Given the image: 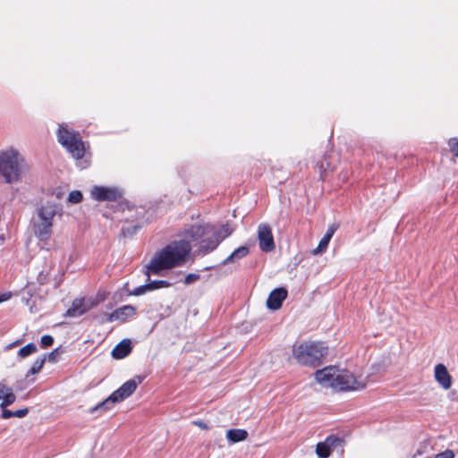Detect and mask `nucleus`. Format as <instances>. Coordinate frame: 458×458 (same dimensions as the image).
I'll use <instances>...</instances> for the list:
<instances>
[{
  "label": "nucleus",
  "instance_id": "f257e3e1",
  "mask_svg": "<svg viewBox=\"0 0 458 458\" xmlns=\"http://www.w3.org/2000/svg\"><path fill=\"white\" fill-rule=\"evenodd\" d=\"M191 250L186 240L174 241L157 251L148 264L145 266L150 291L169 287L171 284L165 280H149L150 276H163V272L182 266Z\"/></svg>",
  "mask_w": 458,
  "mask_h": 458
},
{
  "label": "nucleus",
  "instance_id": "f03ea898",
  "mask_svg": "<svg viewBox=\"0 0 458 458\" xmlns=\"http://www.w3.org/2000/svg\"><path fill=\"white\" fill-rule=\"evenodd\" d=\"M315 379L322 387L332 388L338 392L361 390L366 386L365 382L358 380L348 370L335 366H328L317 370Z\"/></svg>",
  "mask_w": 458,
  "mask_h": 458
},
{
  "label": "nucleus",
  "instance_id": "7ed1b4c3",
  "mask_svg": "<svg viewBox=\"0 0 458 458\" xmlns=\"http://www.w3.org/2000/svg\"><path fill=\"white\" fill-rule=\"evenodd\" d=\"M62 208L54 202H47L37 208L32 228L40 242H46L51 237L54 218L57 215L62 216Z\"/></svg>",
  "mask_w": 458,
  "mask_h": 458
},
{
  "label": "nucleus",
  "instance_id": "20e7f679",
  "mask_svg": "<svg viewBox=\"0 0 458 458\" xmlns=\"http://www.w3.org/2000/svg\"><path fill=\"white\" fill-rule=\"evenodd\" d=\"M24 159L15 149L0 153V177L6 183L17 182L21 176Z\"/></svg>",
  "mask_w": 458,
  "mask_h": 458
},
{
  "label": "nucleus",
  "instance_id": "39448f33",
  "mask_svg": "<svg viewBox=\"0 0 458 458\" xmlns=\"http://www.w3.org/2000/svg\"><path fill=\"white\" fill-rule=\"evenodd\" d=\"M185 236L199 243L198 251L202 256L213 251L221 242L212 231V225H191Z\"/></svg>",
  "mask_w": 458,
  "mask_h": 458
},
{
  "label": "nucleus",
  "instance_id": "423d86ee",
  "mask_svg": "<svg viewBox=\"0 0 458 458\" xmlns=\"http://www.w3.org/2000/svg\"><path fill=\"white\" fill-rule=\"evenodd\" d=\"M57 141L71 154L79 160L85 155V145L79 132L69 129L67 124H60L57 131Z\"/></svg>",
  "mask_w": 458,
  "mask_h": 458
},
{
  "label": "nucleus",
  "instance_id": "0eeeda50",
  "mask_svg": "<svg viewBox=\"0 0 458 458\" xmlns=\"http://www.w3.org/2000/svg\"><path fill=\"white\" fill-rule=\"evenodd\" d=\"M293 357L304 366L318 367L328 354L327 345H293Z\"/></svg>",
  "mask_w": 458,
  "mask_h": 458
},
{
  "label": "nucleus",
  "instance_id": "6e6552de",
  "mask_svg": "<svg viewBox=\"0 0 458 458\" xmlns=\"http://www.w3.org/2000/svg\"><path fill=\"white\" fill-rule=\"evenodd\" d=\"M141 383L140 377L130 379L123 383L117 390H115L109 397L89 410V413H94L98 411H107L111 409L114 403L122 402L125 398L131 396L136 390L139 384Z\"/></svg>",
  "mask_w": 458,
  "mask_h": 458
},
{
  "label": "nucleus",
  "instance_id": "1a4fd4ad",
  "mask_svg": "<svg viewBox=\"0 0 458 458\" xmlns=\"http://www.w3.org/2000/svg\"><path fill=\"white\" fill-rule=\"evenodd\" d=\"M90 196L97 201H116L123 198V191L117 186H94Z\"/></svg>",
  "mask_w": 458,
  "mask_h": 458
},
{
  "label": "nucleus",
  "instance_id": "9d476101",
  "mask_svg": "<svg viewBox=\"0 0 458 458\" xmlns=\"http://www.w3.org/2000/svg\"><path fill=\"white\" fill-rule=\"evenodd\" d=\"M259 245L262 251L270 252L275 250L276 244L271 227L268 225L261 224L258 227Z\"/></svg>",
  "mask_w": 458,
  "mask_h": 458
},
{
  "label": "nucleus",
  "instance_id": "9b49d317",
  "mask_svg": "<svg viewBox=\"0 0 458 458\" xmlns=\"http://www.w3.org/2000/svg\"><path fill=\"white\" fill-rule=\"evenodd\" d=\"M92 306L93 301H91L89 299H76L72 301L71 307L66 310V316L78 318L89 311Z\"/></svg>",
  "mask_w": 458,
  "mask_h": 458
},
{
  "label": "nucleus",
  "instance_id": "f8f14e48",
  "mask_svg": "<svg viewBox=\"0 0 458 458\" xmlns=\"http://www.w3.org/2000/svg\"><path fill=\"white\" fill-rule=\"evenodd\" d=\"M288 292L284 287L274 289L267 299V307L271 310L281 308L283 301L286 299Z\"/></svg>",
  "mask_w": 458,
  "mask_h": 458
},
{
  "label": "nucleus",
  "instance_id": "ddd939ff",
  "mask_svg": "<svg viewBox=\"0 0 458 458\" xmlns=\"http://www.w3.org/2000/svg\"><path fill=\"white\" fill-rule=\"evenodd\" d=\"M135 313V308L131 305H124L114 310L108 315V321H125L128 318L133 316Z\"/></svg>",
  "mask_w": 458,
  "mask_h": 458
},
{
  "label": "nucleus",
  "instance_id": "4468645a",
  "mask_svg": "<svg viewBox=\"0 0 458 458\" xmlns=\"http://www.w3.org/2000/svg\"><path fill=\"white\" fill-rule=\"evenodd\" d=\"M435 378L437 383L447 390L452 386V378L445 365L439 363L435 367Z\"/></svg>",
  "mask_w": 458,
  "mask_h": 458
},
{
  "label": "nucleus",
  "instance_id": "2eb2a0df",
  "mask_svg": "<svg viewBox=\"0 0 458 458\" xmlns=\"http://www.w3.org/2000/svg\"><path fill=\"white\" fill-rule=\"evenodd\" d=\"M337 228H338V225H336V224H332L331 225L328 226L326 233L320 240L318 247L313 250V254L318 255V254H320V253H323L324 251H326V250L328 246V243H329L330 240L332 239L334 233L337 230Z\"/></svg>",
  "mask_w": 458,
  "mask_h": 458
},
{
  "label": "nucleus",
  "instance_id": "dca6fc26",
  "mask_svg": "<svg viewBox=\"0 0 458 458\" xmlns=\"http://www.w3.org/2000/svg\"><path fill=\"white\" fill-rule=\"evenodd\" d=\"M250 252L248 246H241L234 250L226 259H225L218 267L226 266L230 263H234L243 258H245Z\"/></svg>",
  "mask_w": 458,
  "mask_h": 458
},
{
  "label": "nucleus",
  "instance_id": "f3484780",
  "mask_svg": "<svg viewBox=\"0 0 458 458\" xmlns=\"http://www.w3.org/2000/svg\"><path fill=\"white\" fill-rule=\"evenodd\" d=\"M226 437L231 443L243 441L248 437V432L245 429L233 428L226 432Z\"/></svg>",
  "mask_w": 458,
  "mask_h": 458
},
{
  "label": "nucleus",
  "instance_id": "a211bd4d",
  "mask_svg": "<svg viewBox=\"0 0 458 458\" xmlns=\"http://www.w3.org/2000/svg\"><path fill=\"white\" fill-rule=\"evenodd\" d=\"M131 345H115L111 354L115 360L123 359L131 352Z\"/></svg>",
  "mask_w": 458,
  "mask_h": 458
},
{
  "label": "nucleus",
  "instance_id": "6ab92c4d",
  "mask_svg": "<svg viewBox=\"0 0 458 458\" xmlns=\"http://www.w3.org/2000/svg\"><path fill=\"white\" fill-rule=\"evenodd\" d=\"M212 231L216 234V236L222 242L224 239L227 238L232 234L233 229L228 224L222 225L219 228H216L212 225Z\"/></svg>",
  "mask_w": 458,
  "mask_h": 458
},
{
  "label": "nucleus",
  "instance_id": "aec40b11",
  "mask_svg": "<svg viewBox=\"0 0 458 458\" xmlns=\"http://www.w3.org/2000/svg\"><path fill=\"white\" fill-rule=\"evenodd\" d=\"M325 440L327 445L332 449V452L338 448L342 449L345 444V441L343 437L335 435H330Z\"/></svg>",
  "mask_w": 458,
  "mask_h": 458
},
{
  "label": "nucleus",
  "instance_id": "412c9836",
  "mask_svg": "<svg viewBox=\"0 0 458 458\" xmlns=\"http://www.w3.org/2000/svg\"><path fill=\"white\" fill-rule=\"evenodd\" d=\"M332 449L327 445L326 440L319 442L316 445V454L318 458H328L331 455Z\"/></svg>",
  "mask_w": 458,
  "mask_h": 458
},
{
  "label": "nucleus",
  "instance_id": "4be33fe9",
  "mask_svg": "<svg viewBox=\"0 0 458 458\" xmlns=\"http://www.w3.org/2000/svg\"><path fill=\"white\" fill-rule=\"evenodd\" d=\"M29 412V410L27 408L17 410L15 411H12L10 410L4 409L2 412V418L4 419H10L12 417H18V418H23L25 417Z\"/></svg>",
  "mask_w": 458,
  "mask_h": 458
},
{
  "label": "nucleus",
  "instance_id": "5701e85b",
  "mask_svg": "<svg viewBox=\"0 0 458 458\" xmlns=\"http://www.w3.org/2000/svg\"><path fill=\"white\" fill-rule=\"evenodd\" d=\"M46 360H47V356L46 355H44L40 359H38L37 360H35V362L33 363L32 367L30 368L29 372L27 373L26 377H28L30 375H34V374L39 372Z\"/></svg>",
  "mask_w": 458,
  "mask_h": 458
},
{
  "label": "nucleus",
  "instance_id": "b1692460",
  "mask_svg": "<svg viewBox=\"0 0 458 458\" xmlns=\"http://www.w3.org/2000/svg\"><path fill=\"white\" fill-rule=\"evenodd\" d=\"M38 351L36 345H24L18 352V354L21 358H25Z\"/></svg>",
  "mask_w": 458,
  "mask_h": 458
},
{
  "label": "nucleus",
  "instance_id": "393cba45",
  "mask_svg": "<svg viewBox=\"0 0 458 458\" xmlns=\"http://www.w3.org/2000/svg\"><path fill=\"white\" fill-rule=\"evenodd\" d=\"M15 399H16V397L11 388L9 390V392L4 396L3 402L1 403L0 407L3 408V410H4L6 406L11 405L13 403H14Z\"/></svg>",
  "mask_w": 458,
  "mask_h": 458
},
{
  "label": "nucleus",
  "instance_id": "a878e982",
  "mask_svg": "<svg viewBox=\"0 0 458 458\" xmlns=\"http://www.w3.org/2000/svg\"><path fill=\"white\" fill-rule=\"evenodd\" d=\"M64 352V350L63 348L60 346V347H57L55 348L53 352H51L48 355H46L47 356V359L50 361V362H56L58 361L59 360V357L60 355Z\"/></svg>",
  "mask_w": 458,
  "mask_h": 458
},
{
  "label": "nucleus",
  "instance_id": "bb28decb",
  "mask_svg": "<svg viewBox=\"0 0 458 458\" xmlns=\"http://www.w3.org/2000/svg\"><path fill=\"white\" fill-rule=\"evenodd\" d=\"M50 273V267L47 266L46 268L38 272L37 276V281L39 284H44L47 283L48 276Z\"/></svg>",
  "mask_w": 458,
  "mask_h": 458
},
{
  "label": "nucleus",
  "instance_id": "cd10ccee",
  "mask_svg": "<svg viewBox=\"0 0 458 458\" xmlns=\"http://www.w3.org/2000/svg\"><path fill=\"white\" fill-rule=\"evenodd\" d=\"M150 291V287H149V284L148 282H147L145 284L143 285H140L138 287H135L131 293L130 294L131 295H135V296H140V295H142L144 293H146L147 292Z\"/></svg>",
  "mask_w": 458,
  "mask_h": 458
},
{
  "label": "nucleus",
  "instance_id": "c85d7f7f",
  "mask_svg": "<svg viewBox=\"0 0 458 458\" xmlns=\"http://www.w3.org/2000/svg\"><path fill=\"white\" fill-rule=\"evenodd\" d=\"M82 200V193L80 191H72L68 195V201L73 204L80 203Z\"/></svg>",
  "mask_w": 458,
  "mask_h": 458
},
{
  "label": "nucleus",
  "instance_id": "c756f323",
  "mask_svg": "<svg viewBox=\"0 0 458 458\" xmlns=\"http://www.w3.org/2000/svg\"><path fill=\"white\" fill-rule=\"evenodd\" d=\"M450 151L458 157V138H452L448 141Z\"/></svg>",
  "mask_w": 458,
  "mask_h": 458
},
{
  "label": "nucleus",
  "instance_id": "7c9ffc66",
  "mask_svg": "<svg viewBox=\"0 0 458 458\" xmlns=\"http://www.w3.org/2000/svg\"><path fill=\"white\" fill-rule=\"evenodd\" d=\"M199 278H200V276L199 274H196V273L188 274L185 276L184 284L187 285L195 283L196 281H198Z\"/></svg>",
  "mask_w": 458,
  "mask_h": 458
},
{
  "label": "nucleus",
  "instance_id": "2f4dec72",
  "mask_svg": "<svg viewBox=\"0 0 458 458\" xmlns=\"http://www.w3.org/2000/svg\"><path fill=\"white\" fill-rule=\"evenodd\" d=\"M33 294L31 293L30 288H28L22 296V301L25 302L27 306H30V311L32 312V306H30V301L32 298Z\"/></svg>",
  "mask_w": 458,
  "mask_h": 458
},
{
  "label": "nucleus",
  "instance_id": "473e14b6",
  "mask_svg": "<svg viewBox=\"0 0 458 458\" xmlns=\"http://www.w3.org/2000/svg\"><path fill=\"white\" fill-rule=\"evenodd\" d=\"M436 458H454V454L452 450H445L436 455Z\"/></svg>",
  "mask_w": 458,
  "mask_h": 458
},
{
  "label": "nucleus",
  "instance_id": "72a5a7b5",
  "mask_svg": "<svg viewBox=\"0 0 458 458\" xmlns=\"http://www.w3.org/2000/svg\"><path fill=\"white\" fill-rule=\"evenodd\" d=\"M54 338L51 335H45L40 338V344H53Z\"/></svg>",
  "mask_w": 458,
  "mask_h": 458
},
{
  "label": "nucleus",
  "instance_id": "f704fd0d",
  "mask_svg": "<svg viewBox=\"0 0 458 458\" xmlns=\"http://www.w3.org/2000/svg\"><path fill=\"white\" fill-rule=\"evenodd\" d=\"M11 388L3 385V384H0V399H3L4 396L9 392Z\"/></svg>",
  "mask_w": 458,
  "mask_h": 458
},
{
  "label": "nucleus",
  "instance_id": "c9c22d12",
  "mask_svg": "<svg viewBox=\"0 0 458 458\" xmlns=\"http://www.w3.org/2000/svg\"><path fill=\"white\" fill-rule=\"evenodd\" d=\"M11 298L10 293H4L0 294V303L5 301Z\"/></svg>",
  "mask_w": 458,
  "mask_h": 458
},
{
  "label": "nucleus",
  "instance_id": "e433bc0d",
  "mask_svg": "<svg viewBox=\"0 0 458 458\" xmlns=\"http://www.w3.org/2000/svg\"><path fill=\"white\" fill-rule=\"evenodd\" d=\"M194 424L197 425L198 427H199L200 428H203V429L208 428V426L204 421H201V420L195 421Z\"/></svg>",
  "mask_w": 458,
  "mask_h": 458
},
{
  "label": "nucleus",
  "instance_id": "4c0bfd02",
  "mask_svg": "<svg viewBox=\"0 0 458 458\" xmlns=\"http://www.w3.org/2000/svg\"><path fill=\"white\" fill-rule=\"evenodd\" d=\"M29 340H30V339H29V338H27V335H25V338H24V339H22V340L18 339V340H15V341H13V342H12L11 344H21V342H26V341H29Z\"/></svg>",
  "mask_w": 458,
  "mask_h": 458
},
{
  "label": "nucleus",
  "instance_id": "58836bf2",
  "mask_svg": "<svg viewBox=\"0 0 458 458\" xmlns=\"http://www.w3.org/2000/svg\"><path fill=\"white\" fill-rule=\"evenodd\" d=\"M118 344H131V341L130 339L124 338V339L121 340Z\"/></svg>",
  "mask_w": 458,
  "mask_h": 458
},
{
  "label": "nucleus",
  "instance_id": "ea45409f",
  "mask_svg": "<svg viewBox=\"0 0 458 458\" xmlns=\"http://www.w3.org/2000/svg\"><path fill=\"white\" fill-rule=\"evenodd\" d=\"M216 267H219L218 266L217 267H207L204 268V270H210V269H214Z\"/></svg>",
  "mask_w": 458,
  "mask_h": 458
}]
</instances>
